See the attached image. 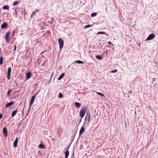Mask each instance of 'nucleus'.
<instances>
[{
	"label": "nucleus",
	"instance_id": "1",
	"mask_svg": "<svg viewBox=\"0 0 158 158\" xmlns=\"http://www.w3.org/2000/svg\"><path fill=\"white\" fill-rule=\"evenodd\" d=\"M85 110L86 108L84 107H82L81 110L80 112V115L81 118H82L84 116L85 113Z\"/></svg>",
	"mask_w": 158,
	"mask_h": 158
},
{
	"label": "nucleus",
	"instance_id": "2",
	"mask_svg": "<svg viewBox=\"0 0 158 158\" xmlns=\"http://www.w3.org/2000/svg\"><path fill=\"white\" fill-rule=\"evenodd\" d=\"M58 43L59 45V48L60 50L63 48L64 45V41L61 38L58 39Z\"/></svg>",
	"mask_w": 158,
	"mask_h": 158
},
{
	"label": "nucleus",
	"instance_id": "3",
	"mask_svg": "<svg viewBox=\"0 0 158 158\" xmlns=\"http://www.w3.org/2000/svg\"><path fill=\"white\" fill-rule=\"evenodd\" d=\"M10 31H9L7 32L5 34V40H6V41L7 42H9L10 40L9 36H10Z\"/></svg>",
	"mask_w": 158,
	"mask_h": 158
},
{
	"label": "nucleus",
	"instance_id": "4",
	"mask_svg": "<svg viewBox=\"0 0 158 158\" xmlns=\"http://www.w3.org/2000/svg\"><path fill=\"white\" fill-rule=\"evenodd\" d=\"M155 37V35L154 34H150L148 35V38L146 40L148 41V40H151L152 39H153Z\"/></svg>",
	"mask_w": 158,
	"mask_h": 158
},
{
	"label": "nucleus",
	"instance_id": "5",
	"mask_svg": "<svg viewBox=\"0 0 158 158\" xmlns=\"http://www.w3.org/2000/svg\"><path fill=\"white\" fill-rule=\"evenodd\" d=\"M11 71V69L10 67L8 68L7 71V78L8 80L10 79V74Z\"/></svg>",
	"mask_w": 158,
	"mask_h": 158
},
{
	"label": "nucleus",
	"instance_id": "6",
	"mask_svg": "<svg viewBox=\"0 0 158 158\" xmlns=\"http://www.w3.org/2000/svg\"><path fill=\"white\" fill-rule=\"evenodd\" d=\"M2 132L4 136L5 137L7 136L8 132L7 128L6 127H4L3 128Z\"/></svg>",
	"mask_w": 158,
	"mask_h": 158
},
{
	"label": "nucleus",
	"instance_id": "7",
	"mask_svg": "<svg viewBox=\"0 0 158 158\" xmlns=\"http://www.w3.org/2000/svg\"><path fill=\"white\" fill-rule=\"evenodd\" d=\"M91 115L89 113H87L85 118V120L87 119L88 122H89L90 120Z\"/></svg>",
	"mask_w": 158,
	"mask_h": 158
},
{
	"label": "nucleus",
	"instance_id": "8",
	"mask_svg": "<svg viewBox=\"0 0 158 158\" xmlns=\"http://www.w3.org/2000/svg\"><path fill=\"white\" fill-rule=\"evenodd\" d=\"M8 24L6 23H4L2 24L1 25V28L2 29H4L7 27Z\"/></svg>",
	"mask_w": 158,
	"mask_h": 158
},
{
	"label": "nucleus",
	"instance_id": "9",
	"mask_svg": "<svg viewBox=\"0 0 158 158\" xmlns=\"http://www.w3.org/2000/svg\"><path fill=\"white\" fill-rule=\"evenodd\" d=\"M70 145H69V147H68V148H67V150L64 153L65 158H68V157L69 156V151H68V149L70 147Z\"/></svg>",
	"mask_w": 158,
	"mask_h": 158
},
{
	"label": "nucleus",
	"instance_id": "10",
	"mask_svg": "<svg viewBox=\"0 0 158 158\" xmlns=\"http://www.w3.org/2000/svg\"><path fill=\"white\" fill-rule=\"evenodd\" d=\"M26 80H27L30 79L31 78L32 75V74L31 72H28L26 73Z\"/></svg>",
	"mask_w": 158,
	"mask_h": 158
},
{
	"label": "nucleus",
	"instance_id": "11",
	"mask_svg": "<svg viewBox=\"0 0 158 158\" xmlns=\"http://www.w3.org/2000/svg\"><path fill=\"white\" fill-rule=\"evenodd\" d=\"M39 11V10L37 9L35 10V11L33 12L32 13V15H31V17L33 18H35L36 16V13L37 12H38Z\"/></svg>",
	"mask_w": 158,
	"mask_h": 158
},
{
	"label": "nucleus",
	"instance_id": "12",
	"mask_svg": "<svg viewBox=\"0 0 158 158\" xmlns=\"http://www.w3.org/2000/svg\"><path fill=\"white\" fill-rule=\"evenodd\" d=\"M18 142V138L17 137V138H16L14 142L13 146L15 148L17 146Z\"/></svg>",
	"mask_w": 158,
	"mask_h": 158
},
{
	"label": "nucleus",
	"instance_id": "13",
	"mask_svg": "<svg viewBox=\"0 0 158 158\" xmlns=\"http://www.w3.org/2000/svg\"><path fill=\"white\" fill-rule=\"evenodd\" d=\"M15 103V102H9L7 103L6 104V107H8L12 106V105H13Z\"/></svg>",
	"mask_w": 158,
	"mask_h": 158
},
{
	"label": "nucleus",
	"instance_id": "14",
	"mask_svg": "<svg viewBox=\"0 0 158 158\" xmlns=\"http://www.w3.org/2000/svg\"><path fill=\"white\" fill-rule=\"evenodd\" d=\"M85 131V129L83 127H82L79 131V135H80L81 134H82Z\"/></svg>",
	"mask_w": 158,
	"mask_h": 158
},
{
	"label": "nucleus",
	"instance_id": "15",
	"mask_svg": "<svg viewBox=\"0 0 158 158\" xmlns=\"http://www.w3.org/2000/svg\"><path fill=\"white\" fill-rule=\"evenodd\" d=\"M17 111H18V109L17 110L13 111L12 112V113L11 114V117H14L16 114L17 112Z\"/></svg>",
	"mask_w": 158,
	"mask_h": 158
},
{
	"label": "nucleus",
	"instance_id": "16",
	"mask_svg": "<svg viewBox=\"0 0 158 158\" xmlns=\"http://www.w3.org/2000/svg\"><path fill=\"white\" fill-rule=\"evenodd\" d=\"M39 148H40L44 149L45 148V146L44 144H43V143H41L39 145Z\"/></svg>",
	"mask_w": 158,
	"mask_h": 158
},
{
	"label": "nucleus",
	"instance_id": "17",
	"mask_svg": "<svg viewBox=\"0 0 158 158\" xmlns=\"http://www.w3.org/2000/svg\"><path fill=\"white\" fill-rule=\"evenodd\" d=\"M34 102V101H31H31L30 102V103H29V106H30V108L29 109V110L28 111V113H27V115L29 113V112L30 111V108H31V106H32V104H33Z\"/></svg>",
	"mask_w": 158,
	"mask_h": 158
},
{
	"label": "nucleus",
	"instance_id": "18",
	"mask_svg": "<svg viewBox=\"0 0 158 158\" xmlns=\"http://www.w3.org/2000/svg\"><path fill=\"white\" fill-rule=\"evenodd\" d=\"M75 106L77 108H79L81 106V103L76 102H75Z\"/></svg>",
	"mask_w": 158,
	"mask_h": 158
},
{
	"label": "nucleus",
	"instance_id": "19",
	"mask_svg": "<svg viewBox=\"0 0 158 158\" xmlns=\"http://www.w3.org/2000/svg\"><path fill=\"white\" fill-rule=\"evenodd\" d=\"M64 73H62L60 75V76L58 78V80H61L64 77Z\"/></svg>",
	"mask_w": 158,
	"mask_h": 158
},
{
	"label": "nucleus",
	"instance_id": "20",
	"mask_svg": "<svg viewBox=\"0 0 158 158\" xmlns=\"http://www.w3.org/2000/svg\"><path fill=\"white\" fill-rule=\"evenodd\" d=\"M95 56L96 58L99 60H102V56L100 55H96Z\"/></svg>",
	"mask_w": 158,
	"mask_h": 158
},
{
	"label": "nucleus",
	"instance_id": "21",
	"mask_svg": "<svg viewBox=\"0 0 158 158\" xmlns=\"http://www.w3.org/2000/svg\"><path fill=\"white\" fill-rule=\"evenodd\" d=\"M97 35H99V34H105L106 35H107V36H108V35L107 34H106V33H105V32H102V31L99 32L97 33Z\"/></svg>",
	"mask_w": 158,
	"mask_h": 158
},
{
	"label": "nucleus",
	"instance_id": "22",
	"mask_svg": "<svg viewBox=\"0 0 158 158\" xmlns=\"http://www.w3.org/2000/svg\"><path fill=\"white\" fill-rule=\"evenodd\" d=\"M75 62H77V63L78 64H84V62L81 60H75L74 61Z\"/></svg>",
	"mask_w": 158,
	"mask_h": 158
},
{
	"label": "nucleus",
	"instance_id": "23",
	"mask_svg": "<svg viewBox=\"0 0 158 158\" xmlns=\"http://www.w3.org/2000/svg\"><path fill=\"white\" fill-rule=\"evenodd\" d=\"M3 63V58L2 56H1L0 58V64L2 65Z\"/></svg>",
	"mask_w": 158,
	"mask_h": 158
},
{
	"label": "nucleus",
	"instance_id": "24",
	"mask_svg": "<svg viewBox=\"0 0 158 158\" xmlns=\"http://www.w3.org/2000/svg\"><path fill=\"white\" fill-rule=\"evenodd\" d=\"M37 94V93H36L35 95H34L31 97V101H34L35 99V96Z\"/></svg>",
	"mask_w": 158,
	"mask_h": 158
},
{
	"label": "nucleus",
	"instance_id": "25",
	"mask_svg": "<svg viewBox=\"0 0 158 158\" xmlns=\"http://www.w3.org/2000/svg\"><path fill=\"white\" fill-rule=\"evenodd\" d=\"M17 30L16 29H14L13 30L12 33V37L14 36L15 35V34L17 32Z\"/></svg>",
	"mask_w": 158,
	"mask_h": 158
},
{
	"label": "nucleus",
	"instance_id": "26",
	"mask_svg": "<svg viewBox=\"0 0 158 158\" xmlns=\"http://www.w3.org/2000/svg\"><path fill=\"white\" fill-rule=\"evenodd\" d=\"M3 9L5 10H9V6L8 5H5L3 7Z\"/></svg>",
	"mask_w": 158,
	"mask_h": 158
},
{
	"label": "nucleus",
	"instance_id": "27",
	"mask_svg": "<svg viewBox=\"0 0 158 158\" xmlns=\"http://www.w3.org/2000/svg\"><path fill=\"white\" fill-rule=\"evenodd\" d=\"M17 11L16 9H15V11L14 12V15H15V17L16 18H17Z\"/></svg>",
	"mask_w": 158,
	"mask_h": 158
},
{
	"label": "nucleus",
	"instance_id": "28",
	"mask_svg": "<svg viewBox=\"0 0 158 158\" xmlns=\"http://www.w3.org/2000/svg\"><path fill=\"white\" fill-rule=\"evenodd\" d=\"M93 25H86L84 27V29H85L87 28H89L90 27H91L93 26Z\"/></svg>",
	"mask_w": 158,
	"mask_h": 158
},
{
	"label": "nucleus",
	"instance_id": "29",
	"mask_svg": "<svg viewBox=\"0 0 158 158\" xmlns=\"http://www.w3.org/2000/svg\"><path fill=\"white\" fill-rule=\"evenodd\" d=\"M96 15L97 13H96L93 12L91 14V16L92 17H94L96 16Z\"/></svg>",
	"mask_w": 158,
	"mask_h": 158
},
{
	"label": "nucleus",
	"instance_id": "30",
	"mask_svg": "<svg viewBox=\"0 0 158 158\" xmlns=\"http://www.w3.org/2000/svg\"><path fill=\"white\" fill-rule=\"evenodd\" d=\"M63 94L61 93H60L59 94L58 97L59 98H62L63 97Z\"/></svg>",
	"mask_w": 158,
	"mask_h": 158
},
{
	"label": "nucleus",
	"instance_id": "31",
	"mask_svg": "<svg viewBox=\"0 0 158 158\" xmlns=\"http://www.w3.org/2000/svg\"><path fill=\"white\" fill-rule=\"evenodd\" d=\"M38 155L39 156H42V152L40 151H39L38 153Z\"/></svg>",
	"mask_w": 158,
	"mask_h": 158
},
{
	"label": "nucleus",
	"instance_id": "32",
	"mask_svg": "<svg viewBox=\"0 0 158 158\" xmlns=\"http://www.w3.org/2000/svg\"><path fill=\"white\" fill-rule=\"evenodd\" d=\"M117 72V69H114L112 71H111L110 72V73H115Z\"/></svg>",
	"mask_w": 158,
	"mask_h": 158
},
{
	"label": "nucleus",
	"instance_id": "33",
	"mask_svg": "<svg viewBox=\"0 0 158 158\" xmlns=\"http://www.w3.org/2000/svg\"><path fill=\"white\" fill-rule=\"evenodd\" d=\"M19 3V2L17 1H15V2L13 3V5L14 6H16L17 5H18V4Z\"/></svg>",
	"mask_w": 158,
	"mask_h": 158
},
{
	"label": "nucleus",
	"instance_id": "34",
	"mask_svg": "<svg viewBox=\"0 0 158 158\" xmlns=\"http://www.w3.org/2000/svg\"><path fill=\"white\" fill-rule=\"evenodd\" d=\"M12 92V90H9L8 92H7V96H9L11 92Z\"/></svg>",
	"mask_w": 158,
	"mask_h": 158
},
{
	"label": "nucleus",
	"instance_id": "35",
	"mask_svg": "<svg viewBox=\"0 0 158 158\" xmlns=\"http://www.w3.org/2000/svg\"><path fill=\"white\" fill-rule=\"evenodd\" d=\"M97 93L98 95H100V96H104V95L103 94H102V93H99V92H97Z\"/></svg>",
	"mask_w": 158,
	"mask_h": 158
},
{
	"label": "nucleus",
	"instance_id": "36",
	"mask_svg": "<svg viewBox=\"0 0 158 158\" xmlns=\"http://www.w3.org/2000/svg\"><path fill=\"white\" fill-rule=\"evenodd\" d=\"M43 133L44 135H47V132L46 131H44L43 132Z\"/></svg>",
	"mask_w": 158,
	"mask_h": 158
},
{
	"label": "nucleus",
	"instance_id": "37",
	"mask_svg": "<svg viewBox=\"0 0 158 158\" xmlns=\"http://www.w3.org/2000/svg\"><path fill=\"white\" fill-rule=\"evenodd\" d=\"M16 49V45H15L14 46V51H15Z\"/></svg>",
	"mask_w": 158,
	"mask_h": 158
},
{
	"label": "nucleus",
	"instance_id": "38",
	"mask_svg": "<svg viewBox=\"0 0 158 158\" xmlns=\"http://www.w3.org/2000/svg\"><path fill=\"white\" fill-rule=\"evenodd\" d=\"M2 114H0V119L1 118H2Z\"/></svg>",
	"mask_w": 158,
	"mask_h": 158
},
{
	"label": "nucleus",
	"instance_id": "39",
	"mask_svg": "<svg viewBox=\"0 0 158 158\" xmlns=\"http://www.w3.org/2000/svg\"><path fill=\"white\" fill-rule=\"evenodd\" d=\"M45 62H46V61H45L44 63H43L42 64V66H44V65H45Z\"/></svg>",
	"mask_w": 158,
	"mask_h": 158
},
{
	"label": "nucleus",
	"instance_id": "40",
	"mask_svg": "<svg viewBox=\"0 0 158 158\" xmlns=\"http://www.w3.org/2000/svg\"><path fill=\"white\" fill-rule=\"evenodd\" d=\"M108 43L109 44H111L112 45V44L111 43V42L110 41H109L108 42Z\"/></svg>",
	"mask_w": 158,
	"mask_h": 158
},
{
	"label": "nucleus",
	"instance_id": "41",
	"mask_svg": "<svg viewBox=\"0 0 158 158\" xmlns=\"http://www.w3.org/2000/svg\"><path fill=\"white\" fill-rule=\"evenodd\" d=\"M131 92H132V91H129L128 93H129V94L131 93Z\"/></svg>",
	"mask_w": 158,
	"mask_h": 158
},
{
	"label": "nucleus",
	"instance_id": "42",
	"mask_svg": "<svg viewBox=\"0 0 158 158\" xmlns=\"http://www.w3.org/2000/svg\"><path fill=\"white\" fill-rule=\"evenodd\" d=\"M81 120H82V118H81V119L80 120V122H79V123H80L81 122Z\"/></svg>",
	"mask_w": 158,
	"mask_h": 158
},
{
	"label": "nucleus",
	"instance_id": "43",
	"mask_svg": "<svg viewBox=\"0 0 158 158\" xmlns=\"http://www.w3.org/2000/svg\"><path fill=\"white\" fill-rule=\"evenodd\" d=\"M21 124V123H20L19 124V127H18V128L20 126V125Z\"/></svg>",
	"mask_w": 158,
	"mask_h": 158
},
{
	"label": "nucleus",
	"instance_id": "44",
	"mask_svg": "<svg viewBox=\"0 0 158 158\" xmlns=\"http://www.w3.org/2000/svg\"><path fill=\"white\" fill-rule=\"evenodd\" d=\"M154 80H155L154 78H153L152 79V81H154Z\"/></svg>",
	"mask_w": 158,
	"mask_h": 158
},
{
	"label": "nucleus",
	"instance_id": "45",
	"mask_svg": "<svg viewBox=\"0 0 158 158\" xmlns=\"http://www.w3.org/2000/svg\"><path fill=\"white\" fill-rule=\"evenodd\" d=\"M24 109V108L23 109V110H22V113H23V112Z\"/></svg>",
	"mask_w": 158,
	"mask_h": 158
},
{
	"label": "nucleus",
	"instance_id": "46",
	"mask_svg": "<svg viewBox=\"0 0 158 158\" xmlns=\"http://www.w3.org/2000/svg\"><path fill=\"white\" fill-rule=\"evenodd\" d=\"M23 33H21V34H20V35H23Z\"/></svg>",
	"mask_w": 158,
	"mask_h": 158
}]
</instances>
